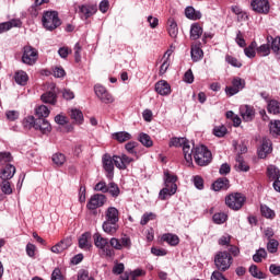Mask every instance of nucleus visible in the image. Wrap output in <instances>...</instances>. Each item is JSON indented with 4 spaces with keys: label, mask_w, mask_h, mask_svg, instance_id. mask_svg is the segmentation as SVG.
<instances>
[{
    "label": "nucleus",
    "mask_w": 280,
    "mask_h": 280,
    "mask_svg": "<svg viewBox=\"0 0 280 280\" xmlns=\"http://www.w3.org/2000/svg\"><path fill=\"white\" fill-rule=\"evenodd\" d=\"M102 229L107 235H115L119 231V210L117 208L108 207L105 210V220Z\"/></svg>",
    "instance_id": "f257e3e1"
},
{
    "label": "nucleus",
    "mask_w": 280,
    "mask_h": 280,
    "mask_svg": "<svg viewBox=\"0 0 280 280\" xmlns=\"http://www.w3.org/2000/svg\"><path fill=\"white\" fill-rule=\"evenodd\" d=\"M176 180H178V177L171 175L170 172H164V188L160 190V200H167V198L174 196V194L178 191Z\"/></svg>",
    "instance_id": "f03ea898"
},
{
    "label": "nucleus",
    "mask_w": 280,
    "mask_h": 280,
    "mask_svg": "<svg viewBox=\"0 0 280 280\" xmlns=\"http://www.w3.org/2000/svg\"><path fill=\"white\" fill-rule=\"evenodd\" d=\"M168 145L170 148H183L186 163H188V165L194 164V149H191V145H189V140L186 138H172Z\"/></svg>",
    "instance_id": "7ed1b4c3"
},
{
    "label": "nucleus",
    "mask_w": 280,
    "mask_h": 280,
    "mask_svg": "<svg viewBox=\"0 0 280 280\" xmlns=\"http://www.w3.org/2000/svg\"><path fill=\"white\" fill-rule=\"evenodd\" d=\"M214 266L219 272H226L233 266V256L229 252H218L214 256Z\"/></svg>",
    "instance_id": "20e7f679"
},
{
    "label": "nucleus",
    "mask_w": 280,
    "mask_h": 280,
    "mask_svg": "<svg viewBox=\"0 0 280 280\" xmlns=\"http://www.w3.org/2000/svg\"><path fill=\"white\" fill-rule=\"evenodd\" d=\"M42 23L45 30H47L48 32H54V30H57V27H60V25H62L60 18H58V12L56 11L44 12Z\"/></svg>",
    "instance_id": "39448f33"
},
{
    "label": "nucleus",
    "mask_w": 280,
    "mask_h": 280,
    "mask_svg": "<svg viewBox=\"0 0 280 280\" xmlns=\"http://www.w3.org/2000/svg\"><path fill=\"white\" fill-rule=\"evenodd\" d=\"M194 159L197 165H200V167H205V165L211 163V151H209V149H207V147L205 145L196 147L194 152Z\"/></svg>",
    "instance_id": "423d86ee"
},
{
    "label": "nucleus",
    "mask_w": 280,
    "mask_h": 280,
    "mask_svg": "<svg viewBox=\"0 0 280 280\" xmlns=\"http://www.w3.org/2000/svg\"><path fill=\"white\" fill-rule=\"evenodd\" d=\"M246 202V197L241 192H234L225 197V205L233 211H240Z\"/></svg>",
    "instance_id": "0eeeda50"
},
{
    "label": "nucleus",
    "mask_w": 280,
    "mask_h": 280,
    "mask_svg": "<svg viewBox=\"0 0 280 280\" xmlns=\"http://www.w3.org/2000/svg\"><path fill=\"white\" fill-rule=\"evenodd\" d=\"M38 60V50L32 46H24L22 62L28 65V67H34Z\"/></svg>",
    "instance_id": "6e6552de"
},
{
    "label": "nucleus",
    "mask_w": 280,
    "mask_h": 280,
    "mask_svg": "<svg viewBox=\"0 0 280 280\" xmlns=\"http://www.w3.org/2000/svg\"><path fill=\"white\" fill-rule=\"evenodd\" d=\"M40 100L44 104H50V106H56V104H58V90L56 89V83H50L48 85V91L42 94Z\"/></svg>",
    "instance_id": "1a4fd4ad"
},
{
    "label": "nucleus",
    "mask_w": 280,
    "mask_h": 280,
    "mask_svg": "<svg viewBox=\"0 0 280 280\" xmlns=\"http://www.w3.org/2000/svg\"><path fill=\"white\" fill-rule=\"evenodd\" d=\"M94 93L103 104H113L115 97L102 84L94 85Z\"/></svg>",
    "instance_id": "9d476101"
},
{
    "label": "nucleus",
    "mask_w": 280,
    "mask_h": 280,
    "mask_svg": "<svg viewBox=\"0 0 280 280\" xmlns=\"http://www.w3.org/2000/svg\"><path fill=\"white\" fill-rule=\"evenodd\" d=\"M93 240H94V246H96V248L104 250L107 257H113V254H114L113 249H110V247H106L108 246V238H104L102 234L95 233L93 235Z\"/></svg>",
    "instance_id": "9b49d317"
},
{
    "label": "nucleus",
    "mask_w": 280,
    "mask_h": 280,
    "mask_svg": "<svg viewBox=\"0 0 280 280\" xmlns=\"http://www.w3.org/2000/svg\"><path fill=\"white\" fill-rule=\"evenodd\" d=\"M104 205H106V195L95 194L88 201L86 208L90 211H95V209H100V207H104Z\"/></svg>",
    "instance_id": "f8f14e48"
},
{
    "label": "nucleus",
    "mask_w": 280,
    "mask_h": 280,
    "mask_svg": "<svg viewBox=\"0 0 280 280\" xmlns=\"http://www.w3.org/2000/svg\"><path fill=\"white\" fill-rule=\"evenodd\" d=\"M103 167L107 173V178L112 180L113 176H115V160L110 156V154L106 153L103 155Z\"/></svg>",
    "instance_id": "ddd939ff"
},
{
    "label": "nucleus",
    "mask_w": 280,
    "mask_h": 280,
    "mask_svg": "<svg viewBox=\"0 0 280 280\" xmlns=\"http://www.w3.org/2000/svg\"><path fill=\"white\" fill-rule=\"evenodd\" d=\"M96 13H97V5H95V4L79 5V15L84 21H86V19H91V16H93Z\"/></svg>",
    "instance_id": "4468645a"
},
{
    "label": "nucleus",
    "mask_w": 280,
    "mask_h": 280,
    "mask_svg": "<svg viewBox=\"0 0 280 280\" xmlns=\"http://www.w3.org/2000/svg\"><path fill=\"white\" fill-rule=\"evenodd\" d=\"M113 160H114V164L117 167V170H127L128 165H130L135 161V159H132L126 154L114 155Z\"/></svg>",
    "instance_id": "2eb2a0df"
},
{
    "label": "nucleus",
    "mask_w": 280,
    "mask_h": 280,
    "mask_svg": "<svg viewBox=\"0 0 280 280\" xmlns=\"http://www.w3.org/2000/svg\"><path fill=\"white\" fill-rule=\"evenodd\" d=\"M252 8L258 14H268L270 12V2L268 0H253Z\"/></svg>",
    "instance_id": "dca6fc26"
},
{
    "label": "nucleus",
    "mask_w": 280,
    "mask_h": 280,
    "mask_svg": "<svg viewBox=\"0 0 280 280\" xmlns=\"http://www.w3.org/2000/svg\"><path fill=\"white\" fill-rule=\"evenodd\" d=\"M272 153V141L268 138H262L260 147L258 148V156L260 159H266L268 154Z\"/></svg>",
    "instance_id": "f3484780"
},
{
    "label": "nucleus",
    "mask_w": 280,
    "mask_h": 280,
    "mask_svg": "<svg viewBox=\"0 0 280 280\" xmlns=\"http://www.w3.org/2000/svg\"><path fill=\"white\" fill-rule=\"evenodd\" d=\"M240 114L243 118V121H253L255 119V108L249 105H243L240 108Z\"/></svg>",
    "instance_id": "a211bd4d"
},
{
    "label": "nucleus",
    "mask_w": 280,
    "mask_h": 280,
    "mask_svg": "<svg viewBox=\"0 0 280 280\" xmlns=\"http://www.w3.org/2000/svg\"><path fill=\"white\" fill-rule=\"evenodd\" d=\"M35 130H39L42 135H49V132H51V124L45 118H37Z\"/></svg>",
    "instance_id": "6ab92c4d"
},
{
    "label": "nucleus",
    "mask_w": 280,
    "mask_h": 280,
    "mask_svg": "<svg viewBox=\"0 0 280 280\" xmlns=\"http://www.w3.org/2000/svg\"><path fill=\"white\" fill-rule=\"evenodd\" d=\"M267 43H268L270 49L273 51L276 58L278 60H280V37L279 36L267 37Z\"/></svg>",
    "instance_id": "aec40b11"
},
{
    "label": "nucleus",
    "mask_w": 280,
    "mask_h": 280,
    "mask_svg": "<svg viewBox=\"0 0 280 280\" xmlns=\"http://www.w3.org/2000/svg\"><path fill=\"white\" fill-rule=\"evenodd\" d=\"M69 246H71V238H63L59 243L54 245L50 248V250H51V253H55L56 255H60V253H65V250H67V248H69Z\"/></svg>",
    "instance_id": "412c9836"
},
{
    "label": "nucleus",
    "mask_w": 280,
    "mask_h": 280,
    "mask_svg": "<svg viewBox=\"0 0 280 280\" xmlns=\"http://www.w3.org/2000/svg\"><path fill=\"white\" fill-rule=\"evenodd\" d=\"M23 25V22H21L19 19H13L8 22L0 23V34H4V32H10L12 27H21Z\"/></svg>",
    "instance_id": "4be33fe9"
},
{
    "label": "nucleus",
    "mask_w": 280,
    "mask_h": 280,
    "mask_svg": "<svg viewBox=\"0 0 280 280\" xmlns=\"http://www.w3.org/2000/svg\"><path fill=\"white\" fill-rule=\"evenodd\" d=\"M16 174V167L12 164H7L2 170H0L1 179H11L14 178Z\"/></svg>",
    "instance_id": "5701e85b"
},
{
    "label": "nucleus",
    "mask_w": 280,
    "mask_h": 280,
    "mask_svg": "<svg viewBox=\"0 0 280 280\" xmlns=\"http://www.w3.org/2000/svg\"><path fill=\"white\" fill-rule=\"evenodd\" d=\"M155 91L159 93V95H170L172 93V86H170V83L165 80H161L155 83Z\"/></svg>",
    "instance_id": "b1692460"
},
{
    "label": "nucleus",
    "mask_w": 280,
    "mask_h": 280,
    "mask_svg": "<svg viewBox=\"0 0 280 280\" xmlns=\"http://www.w3.org/2000/svg\"><path fill=\"white\" fill-rule=\"evenodd\" d=\"M229 187H231V185L226 177H220L212 184L213 191H222V189L226 190Z\"/></svg>",
    "instance_id": "393cba45"
},
{
    "label": "nucleus",
    "mask_w": 280,
    "mask_h": 280,
    "mask_svg": "<svg viewBox=\"0 0 280 280\" xmlns=\"http://www.w3.org/2000/svg\"><path fill=\"white\" fill-rule=\"evenodd\" d=\"M190 56L192 62H200V60L205 57V51H202V48H200V46L195 45L191 46Z\"/></svg>",
    "instance_id": "a878e982"
},
{
    "label": "nucleus",
    "mask_w": 280,
    "mask_h": 280,
    "mask_svg": "<svg viewBox=\"0 0 280 280\" xmlns=\"http://www.w3.org/2000/svg\"><path fill=\"white\" fill-rule=\"evenodd\" d=\"M185 16L190 21H200V19H202V13L200 11H196L194 7H187L185 9Z\"/></svg>",
    "instance_id": "bb28decb"
},
{
    "label": "nucleus",
    "mask_w": 280,
    "mask_h": 280,
    "mask_svg": "<svg viewBox=\"0 0 280 280\" xmlns=\"http://www.w3.org/2000/svg\"><path fill=\"white\" fill-rule=\"evenodd\" d=\"M162 242H166L170 246H178V244H180V238L176 234L166 233L162 235Z\"/></svg>",
    "instance_id": "cd10ccee"
},
{
    "label": "nucleus",
    "mask_w": 280,
    "mask_h": 280,
    "mask_svg": "<svg viewBox=\"0 0 280 280\" xmlns=\"http://www.w3.org/2000/svg\"><path fill=\"white\" fill-rule=\"evenodd\" d=\"M89 240H91V234L89 232L83 233L79 238V248H82V250H91Z\"/></svg>",
    "instance_id": "c85d7f7f"
},
{
    "label": "nucleus",
    "mask_w": 280,
    "mask_h": 280,
    "mask_svg": "<svg viewBox=\"0 0 280 280\" xmlns=\"http://www.w3.org/2000/svg\"><path fill=\"white\" fill-rule=\"evenodd\" d=\"M14 80L20 86H25V84H27V80H30V77L27 75V72L20 70L15 72Z\"/></svg>",
    "instance_id": "c756f323"
},
{
    "label": "nucleus",
    "mask_w": 280,
    "mask_h": 280,
    "mask_svg": "<svg viewBox=\"0 0 280 280\" xmlns=\"http://www.w3.org/2000/svg\"><path fill=\"white\" fill-rule=\"evenodd\" d=\"M236 172H248L250 170V166L244 161V158L242 155L236 156V163L234 165Z\"/></svg>",
    "instance_id": "7c9ffc66"
},
{
    "label": "nucleus",
    "mask_w": 280,
    "mask_h": 280,
    "mask_svg": "<svg viewBox=\"0 0 280 280\" xmlns=\"http://www.w3.org/2000/svg\"><path fill=\"white\" fill-rule=\"evenodd\" d=\"M113 138L119 143H126V141H130L132 139V135L128 131H118L113 135Z\"/></svg>",
    "instance_id": "2f4dec72"
},
{
    "label": "nucleus",
    "mask_w": 280,
    "mask_h": 280,
    "mask_svg": "<svg viewBox=\"0 0 280 280\" xmlns=\"http://www.w3.org/2000/svg\"><path fill=\"white\" fill-rule=\"evenodd\" d=\"M267 176H268L269 180H279V178H280L279 168L275 165H269L267 167Z\"/></svg>",
    "instance_id": "473e14b6"
},
{
    "label": "nucleus",
    "mask_w": 280,
    "mask_h": 280,
    "mask_svg": "<svg viewBox=\"0 0 280 280\" xmlns=\"http://www.w3.org/2000/svg\"><path fill=\"white\" fill-rule=\"evenodd\" d=\"M167 32L170 36H178V24L173 18H170L167 21Z\"/></svg>",
    "instance_id": "72a5a7b5"
},
{
    "label": "nucleus",
    "mask_w": 280,
    "mask_h": 280,
    "mask_svg": "<svg viewBox=\"0 0 280 280\" xmlns=\"http://www.w3.org/2000/svg\"><path fill=\"white\" fill-rule=\"evenodd\" d=\"M138 141L144 145V148H152L154 145V141H152V138L150 135L141 132L138 136Z\"/></svg>",
    "instance_id": "f704fd0d"
},
{
    "label": "nucleus",
    "mask_w": 280,
    "mask_h": 280,
    "mask_svg": "<svg viewBox=\"0 0 280 280\" xmlns=\"http://www.w3.org/2000/svg\"><path fill=\"white\" fill-rule=\"evenodd\" d=\"M266 257H268V252H266L265 248H259L253 255V261H255V264H261Z\"/></svg>",
    "instance_id": "c9c22d12"
},
{
    "label": "nucleus",
    "mask_w": 280,
    "mask_h": 280,
    "mask_svg": "<svg viewBox=\"0 0 280 280\" xmlns=\"http://www.w3.org/2000/svg\"><path fill=\"white\" fill-rule=\"evenodd\" d=\"M51 161L57 167H62L67 162V156L62 153H55L51 156Z\"/></svg>",
    "instance_id": "e433bc0d"
},
{
    "label": "nucleus",
    "mask_w": 280,
    "mask_h": 280,
    "mask_svg": "<svg viewBox=\"0 0 280 280\" xmlns=\"http://www.w3.org/2000/svg\"><path fill=\"white\" fill-rule=\"evenodd\" d=\"M49 113H50L49 107H47L46 105H39L35 109V115L38 116V119H45L49 117Z\"/></svg>",
    "instance_id": "4c0bfd02"
},
{
    "label": "nucleus",
    "mask_w": 280,
    "mask_h": 280,
    "mask_svg": "<svg viewBox=\"0 0 280 280\" xmlns=\"http://www.w3.org/2000/svg\"><path fill=\"white\" fill-rule=\"evenodd\" d=\"M267 110L271 115H279V113H280V103L276 100L269 101L268 106H267Z\"/></svg>",
    "instance_id": "58836bf2"
},
{
    "label": "nucleus",
    "mask_w": 280,
    "mask_h": 280,
    "mask_svg": "<svg viewBox=\"0 0 280 280\" xmlns=\"http://www.w3.org/2000/svg\"><path fill=\"white\" fill-rule=\"evenodd\" d=\"M269 132L272 135V137H280V120L270 121Z\"/></svg>",
    "instance_id": "ea45409f"
},
{
    "label": "nucleus",
    "mask_w": 280,
    "mask_h": 280,
    "mask_svg": "<svg viewBox=\"0 0 280 280\" xmlns=\"http://www.w3.org/2000/svg\"><path fill=\"white\" fill-rule=\"evenodd\" d=\"M0 189L5 196L12 195V184L10 179H1Z\"/></svg>",
    "instance_id": "a19ab883"
},
{
    "label": "nucleus",
    "mask_w": 280,
    "mask_h": 280,
    "mask_svg": "<svg viewBox=\"0 0 280 280\" xmlns=\"http://www.w3.org/2000/svg\"><path fill=\"white\" fill-rule=\"evenodd\" d=\"M256 52L261 57L270 56V44H262L259 47L256 46Z\"/></svg>",
    "instance_id": "79ce46f5"
},
{
    "label": "nucleus",
    "mask_w": 280,
    "mask_h": 280,
    "mask_svg": "<svg viewBox=\"0 0 280 280\" xmlns=\"http://www.w3.org/2000/svg\"><path fill=\"white\" fill-rule=\"evenodd\" d=\"M70 117L73 119V121H75V124H82V121H84V115L80 109H72Z\"/></svg>",
    "instance_id": "37998d69"
},
{
    "label": "nucleus",
    "mask_w": 280,
    "mask_h": 280,
    "mask_svg": "<svg viewBox=\"0 0 280 280\" xmlns=\"http://www.w3.org/2000/svg\"><path fill=\"white\" fill-rule=\"evenodd\" d=\"M255 49H257V42H252V44L244 49L245 56H247V58H255Z\"/></svg>",
    "instance_id": "c03bdc74"
},
{
    "label": "nucleus",
    "mask_w": 280,
    "mask_h": 280,
    "mask_svg": "<svg viewBox=\"0 0 280 280\" xmlns=\"http://www.w3.org/2000/svg\"><path fill=\"white\" fill-rule=\"evenodd\" d=\"M228 215L224 212L214 213L212 217L214 224H224L226 222Z\"/></svg>",
    "instance_id": "a18cd8bd"
},
{
    "label": "nucleus",
    "mask_w": 280,
    "mask_h": 280,
    "mask_svg": "<svg viewBox=\"0 0 280 280\" xmlns=\"http://www.w3.org/2000/svg\"><path fill=\"white\" fill-rule=\"evenodd\" d=\"M249 273L255 279H266V276L264 275V272L259 271V269L257 268V265H252L249 267Z\"/></svg>",
    "instance_id": "49530a36"
},
{
    "label": "nucleus",
    "mask_w": 280,
    "mask_h": 280,
    "mask_svg": "<svg viewBox=\"0 0 280 280\" xmlns=\"http://www.w3.org/2000/svg\"><path fill=\"white\" fill-rule=\"evenodd\" d=\"M14 158H12V153L10 152H0V165H5V163H8V165H10V163H12Z\"/></svg>",
    "instance_id": "de8ad7c7"
},
{
    "label": "nucleus",
    "mask_w": 280,
    "mask_h": 280,
    "mask_svg": "<svg viewBox=\"0 0 280 280\" xmlns=\"http://www.w3.org/2000/svg\"><path fill=\"white\" fill-rule=\"evenodd\" d=\"M232 86H234L240 93V91H242L244 86H246V81H244L242 78L235 77L232 80Z\"/></svg>",
    "instance_id": "09e8293b"
},
{
    "label": "nucleus",
    "mask_w": 280,
    "mask_h": 280,
    "mask_svg": "<svg viewBox=\"0 0 280 280\" xmlns=\"http://www.w3.org/2000/svg\"><path fill=\"white\" fill-rule=\"evenodd\" d=\"M203 30L202 26L198 23H194L190 26V36H202Z\"/></svg>",
    "instance_id": "8fccbe9b"
},
{
    "label": "nucleus",
    "mask_w": 280,
    "mask_h": 280,
    "mask_svg": "<svg viewBox=\"0 0 280 280\" xmlns=\"http://www.w3.org/2000/svg\"><path fill=\"white\" fill-rule=\"evenodd\" d=\"M108 189V194H110V196H113V198H117V196H119L120 190H119V186H117V184L115 183H109L107 186Z\"/></svg>",
    "instance_id": "3c124183"
},
{
    "label": "nucleus",
    "mask_w": 280,
    "mask_h": 280,
    "mask_svg": "<svg viewBox=\"0 0 280 280\" xmlns=\"http://www.w3.org/2000/svg\"><path fill=\"white\" fill-rule=\"evenodd\" d=\"M267 250L269 253H277L279 250V241L272 238L267 243Z\"/></svg>",
    "instance_id": "603ef678"
},
{
    "label": "nucleus",
    "mask_w": 280,
    "mask_h": 280,
    "mask_svg": "<svg viewBox=\"0 0 280 280\" xmlns=\"http://www.w3.org/2000/svg\"><path fill=\"white\" fill-rule=\"evenodd\" d=\"M109 245L112 246V248H114L115 250H124V245H121V240L117 238V237H112L109 240Z\"/></svg>",
    "instance_id": "864d4df0"
},
{
    "label": "nucleus",
    "mask_w": 280,
    "mask_h": 280,
    "mask_svg": "<svg viewBox=\"0 0 280 280\" xmlns=\"http://www.w3.org/2000/svg\"><path fill=\"white\" fill-rule=\"evenodd\" d=\"M225 62H228V65H231V67H236V69H240L242 67V63L240 62V60H237V58L228 55L225 57Z\"/></svg>",
    "instance_id": "5fc2aeb1"
},
{
    "label": "nucleus",
    "mask_w": 280,
    "mask_h": 280,
    "mask_svg": "<svg viewBox=\"0 0 280 280\" xmlns=\"http://www.w3.org/2000/svg\"><path fill=\"white\" fill-rule=\"evenodd\" d=\"M154 218H156V214L155 213H152V212H147L142 215L141 218V221H140V224L142 226H145V224H148V222H150V220H154Z\"/></svg>",
    "instance_id": "6e6d98bb"
},
{
    "label": "nucleus",
    "mask_w": 280,
    "mask_h": 280,
    "mask_svg": "<svg viewBox=\"0 0 280 280\" xmlns=\"http://www.w3.org/2000/svg\"><path fill=\"white\" fill-rule=\"evenodd\" d=\"M120 246H122V248H127V250H130V248H132V241L130 240V236H122L120 238Z\"/></svg>",
    "instance_id": "4d7b16f0"
},
{
    "label": "nucleus",
    "mask_w": 280,
    "mask_h": 280,
    "mask_svg": "<svg viewBox=\"0 0 280 280\" xmlns=\"http://www.w3.org/2000/svg\"><path fill=\"white\" fill-rule=\"evenodd\" d=\"M25 128H35L36 129V118L34 116H27L24 120Z\"/></svg>",
    "instance_id": "13d9d810"
},
{
    "label": "nucleus",
    "mask_w": 280,
    "mask_h": 280,
    "mask_svg": "<svg viewBox=\"0 0 280 280\" xmlns=\"http://www.w3.org/2000/svg\"><path fill=\"white\" fill-rule=\"evenodd\" d=\"M95 191H102V194H108V186L106 185V182H98L94 186Z\"/></svg>",
    "instance_id": "bf43d9fd"
},
{
    "label": "nucleus",
    "mask_w": 280,
    "mask_h": 280,
    "mask_svg": "<svg viewBox=\"0 0 280 280\" xmlns=\"http://www.w3.org/2000/svg\"><path fill=\"white\" fill-rule=\"evenodd\" d=\"M135 148H137V142L135 141H130L127 144H125V149L128 152V154H133L135 156H137Z\"/></svg>",
    "instance_id": "052dcab7"
},
{
    "label": "nucleus",
    "mask_w": 280,
    "mask_h": 280,
    "mask_svg": "<svg viewBox=\"0 0 280 280\" xmlns=\"http://www.w3.org/2000/svg\"><path fill=\"white\" fill-rule=\"evenodd\" d=\"M171 61L168 58L163 59V62L160 67V75H165L167 73V69H170Z\"/></svg>",
    "instance_id": "680f3d73"
},
{
    "label": "nucleus",
    "mask_w": 280,
    "mask_h": 280,
    "mask_svg": "<svg viewBox=\"0 0 280 280\" xmlns=\"http://www.w3.org/2000/svg\"><path fill=\"white\" fill-rule=\"evenodd\" d=\"M260 211L265 218H275V212L268 206H261Z\"/></svg>",
    "instance_id": "e2e57ef3"
},
{
    "label": "nucleus",
    "mask_w": 280,
    "mask_h": 280,
    "mask_svg": "<svg viewBox=\"0 0 280 280\" xmlns=\"http://www.w3.org/2000/svg\"><path fill=\"white\" fill-rule=\"evenodd\" d=\"M213 135L219 138L224 137V135H226V127L224 126L214 127Z\"/></svg>",
    "instance_id": "0e129e2a"
},
{
    "label": "nucleus",
    "mask_w": 280,
    "mask_h": 280,
    "mask_svg": "<svg viewBox=\"0 0 280 280\" xmlns=\"http://www.w3.org/2000/svg\"><path fill=\"white\" fill-rule=\"evenodd\" d=\"M78 280H95L93 277H89V272L84 269H81L78 272Z\"/></svg>",
    "instance_id": "69168bd1"
},
{
    "label": "nucleus",
    "mask_w": 280,
    "mask_h": 280,
    "mask_svg": "<svg viewBox=\"0 0 280 280\" xmlns=\"http://www.w3.org/2000/svg\"><path fill=\"white\" fill-rule=\"evenodd\" d=\"M51 280H65V277H62V271H60V268L54 269L51 273Z\"/></svg>",
    "instance_id": "338daca9"
},
{
    "label": "nucleus",
    "mask_w": 280,
    "mask_h": 280,
    "mask_svg": "<svg viewBox=\"0 0 280 280\" xmlns=\"http://www.w3.org/2000/svg\"><path fill=\"white\" fill-rule=\"evenodd\" d=\"M223 271H213L211 275V280H228L224 275H222Z\"/></svg>",
    "instance_id": "774afa93"
}]
</instances>
